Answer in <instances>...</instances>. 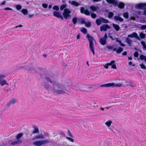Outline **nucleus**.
I'll list each match as a JSON object with an SVG mask.
<instances>
[{"mask_svg":"<svg viewBox=\"0 0 146 146\" xmlns=\"http://www.w3.org/2000/svg\"><path fill=\"white\" fill-rule=\"evenodd\" d=\"M111 67L112 68H114L115 69H116L117 68L116 65L114 63L112 64V65L111 66Z\"/></svg>","mask_w":146,"mask_h":146,"instance_id":"3c124183","label":"nucleus"},{"mask_svg":"<svg viewBox=\"0 0 146 146\" xmlns=\"http://www.w3.org/2000/svg\"><path fill=\"white\" fill-rule=\"evenodd\" d=\"M66 138L67 139H68L70 141L72 142H74V139L71 138H70V137H66Z\"/></svg>","mask_w":146,"mask_h":146,"instance_id":"c03bdc74","label":"nucleus"},{"mask_svg":"<svg viewBox=\"0 0 146 146\" xmlns=\"http://www.w3.org/2000/svg\"><path fill=\"white\" fill-rule=\"evenodd\" d=\"M42 6L43 7L45 8H46L48 7V5L46 3H43Z\"/></svg>","mask_w":146,"mask_h":146,"instance_id":"de8ad7c7","label":"nucleus"},{"mask_svg":"<svg viewBox=\"0 0 146 146\" xmlns=\"http://www.w3.org/2000/svg\"><path fill=\"white\" fill-rule=\"evenodd\" d=\"M122 85V84L119 83L117 84H115L114 83H108L106 84L101 85L100 86L101 87H121Z\"/></svg>","mask_w":146,"mask_h":146,"instance_id":"7ed1b4c3","label":"nucleus"},{"mask_svg":"<svg viewBox=\"0 0 146 146\" xmlns=\"http://www.w3.org/2000/svg\"><path fill=\"white\" fill-rule=\"evenodd\" d=\"M22 142V141L20 140H18L17 141L12 142L11 143L12 145H14L17 144L21 143Z\"/></svg>","mask_w":146,"mask_h":146,"instance_id":"4468645a","label":"nucleus"},{"mask_svg":"<svg viewBox=\"0 0 146 146\" xmlns=\"http://www.w3.org/2000/svg\"><path fill=\"white\" fill-rule=\"evenodd\" d=\"M16 8L17 10H19L21 9L22 7L20 5H17L16 6Z\"/></svg>","mask_w":146,"mask_h":146,"instance_id":"58836bf2","label":"nucleus"},{"mask_svg":"<svg viewBox=\"0 0 146 146\" xmlns=\"http://www.w3.org/2000/svg\"><path fill=\"white\" fill-rule=\"evenodd\" d=\"M34 130L33 131V134H35V133H39V131L38 127L36 126H34Z\"/></svg>","mask_w":146,"mask_h":146,"instance_id":"2eb2a0df","label":"nucleus"},{"mask_svg":"<svg viewBox=\"0 0 146 146\" xmlns=\"http://www.w3.org/2000/svg\"><path fill=\"white\" fill-rule=\"evenodd\" d=\"M54 16L57 18H60L62 20H63V17L61 15V13L58 12L54 11L53 13Z\"/></svg>","mask_w":146,"mask_h":146,"instance_id":"6e6552de","label":"nucleus"},{"mask_svg":"<svg viewBox=\"0 0 146 146\" xmlns=\"http://www.w3.org/2000/svg\"><path fill=\"white\" fill-rule=\"evenodd\" d=\"M112 123V121L111 120H110L106 122L105 124L108 127H110Z\"/></svg>","mask_w":146,"mask_h":146,"instance_id":"a878e982","label":"nucleus"},{"mask_svg":"<svg viewBox=\"0 0 146 146\" xmlns=\"http://www.w3.org/2000/svg\"><path fill=\"white\" fill-rule=\"evenodd\" d=\"M42 145L46 143H48L49 142V141L47 139H46L43 141H41Z\"/></svg>","mask_w":146,"mask_h":146,"instance_id":"c9c22d12","label":"nucleus"},{"mask_svg":"<svg viewBox=\"0 0 146 146\" xmlns=\"http://www.w3.org/2000/svg\"><path fill=\"white\" fill-rule=\"evenodd\" d=\"M140 59L141 60H144L146 62V56L143 55L141 54L140 56Z\"/></svg>","mask_w":146,"mask_h":146,"instance_id":"b1692460","label":"nucleus"},{"mask_svg":"<svg viewBox=\"0 0 146 146\" xmlns=\"http://www.w3.org/2000/svg\"><path fill=\"white\" fill-rule=\"evenodd\" d=\"M116 52L117 53H119L123 51V48L121 47H118V49H116Z\"/></svg>","mask_w":146,"mask_h":146,"instance_id":"5701e85b","label":"nucleus"},{"mask_svg":"<svg viewBox=\"0 0 146 146\" xmlns=\"http://www.w3.org/2000/svg\"><path fill=\"white\" fill-rule=\"evenodd\" d=\"M101 21L100 19H97L96 20V23L98 26H99L101 24Z\"/></svg>","mask_w":146,"mask_h":146,"instance_id":"cd10ccee","label":"nucleus"},{"mask_svg":"<svg viewBox=\"0 0 146 146\" xmlns=\"http://www.w3.org/2000/svg\"><path fill=\"white\" fill-rule=\"evenodd\" d=\"M100 19L101 20V21L104 23H107L109 22L108 20L102 17H100Z\"/></svg>","mask_w":146,"mask_h":146,"instance_id":"aec40b11","label":"nucleus"},{"mask_svg":"<svg viewBox=\"0 0 146 146\" xmlns=\"http://www.w3.org/2000/svg\"><path fill=\"white\" fill-rule=\"evenodd\" d=\"M132 35L133 37L136 38L138 39H139V37L138 36L137 34L135 32L133 33L132 34Z\"/></svg>","mask_w":146,"mask_h":146,"instance_id":"473e14b6","label":"nucleus"},{"mask_svg":"<svg viewBox=\"0 0 146 146\" xmlns=\"http://www.w3.org/2000/svg\"><path fill=\"white\" fill-rule=\"evenodd\" d=\"M90 9L93 11H95L97 10L98 7H97L95 6L94 5H92L90 6Z\"/></svg>","mask_w":146,"mask_h":146,"instance_id":"6ab92c4d","label":"nucleus"},{"mask_svg":"<svg viewBox=\"0 0 146 146\" xmlns=\"http://www.w3.org/2000/svg\"><path fill=\"white\" fill-rule=\"evenodd\" d=\"M135 8L139 9H146V3H138L135 6Z\"/></svg>","mask_w":146,"mask_h":146,"instance_id":"0eeeda50","label":"nucleus"},{"mask_svg":"<svg viewBox=\"0 0 146 146\" xmlns=\"http://www.w3.org/2000/svg\"><path fill=\"white\" fill-rule=\"evenodd\" d=\"M125 41L129 45L131 46L132 43V40L130 38H127L125 39Z\"/></svg>","mask_w":146,"mask_h":146,"instance_id":"f3484780","label":"nucleus"},{"mask_svg":"<svg viewBox=\"0 0 146 146\" xmlns=\"http://www.w3.org/2000/svg\"><path fill=\"white\" fill-rule=\"evenodd\" d=\"M80 12L82 13H84L86 15L89 16L90 15V13L88 10L85 9L83 7H82L80 9Z\"/></svg>","mask_w":146,"mask_h":146,"instance_id":"1a4fd4ad","label":"nucleus"},{"mask_svg":"<svg viewBox=\"0 0 146 146\" xmlns=\"http://www.w3.org/2000/svg\"><path fill=\"white\" fill-rule=\"evenodd\" d=\"M141 43L143 45V48L145 49H146V44L145 42L143 41H141Z\"/></svg>","mask_w":146,"mask_h":146,"instance_id":"ea45409f","label":"nucleus"},{"mask_svg":"<svg viewBox=\"0 0 146 146\" xmlns=\"http://www.w3.org/2000/svg\"><path fill=\"white\" fill-rule=\"evenodd\" d=\"M34 145L36 146H41L42 145L41 141H34L33 143Z\"/></svg>","mask_w":146,"mask_h":146,"instance_id":"ddd939ff","label":"nucleus"},{"mask_svg":"<svg viewBox=\"0 0 146 146\" xmlns=\"http://www.w3.org/2000/svg\"><path fill=\"white\" fill-rule=\"evenodd\" d=\"M116 41L117 42H118L119 43L120 42L121 40H119L118 39V38H115Z\"/></svg>","mask_w":146,"mask_h":146,"instance_id":"338daca9","label":"nucleus"},{"mask_svg":"<svg viewBox=\"0 0 146 146\" xmlns=\"http://www.w3.org/2000/svg\"><path fill=\"white\" fill-rule=\"evenodd\" d=\"M67 7V5L66 4H64L62 5H61L60 9L61 10H62L64 9H66V8Z\"/></svg>","mask_w":146,"mask_h":146,"instance_id":"c85d7f7f","label":"nucleus"},{"mask_svg":"<svg viewBox=\"0 0 146 146\" xmlns=\"http://www.w3.org/2000/svg\"><path fill=\"white\" fill-rule=\"evenodd\" d=\"M52 9L54 10H56V11H58L59 10V8L58 6L57 5L54 6L52 8Z\"/></svg>","mask_w":146,"mask_h":146,"instance_id":"a19ab883","label":"nucleus"},{"mask_svg":"<svg viewBox=\"0 0 146 146\" xmlns=\"http://www.w3.org/2000/svg\"><path fill=\"white\" fill-rule=\"evenodd\" d=\"M85 25L86 27H90L91 26V24L90 23V22H88L87 23L86 22V24Z\"/></svg>","mask_w":146,"mask_h":146,"instance_id":"8fccbe9b","label":"nucleus"},{"mask_svg":"<svg viewBox=\"0 0 146 146\" xmlns=\"http://www.w3.org/2000/svg\"><path fill=\"white\" fill-rule=\"evenodd\" d=\"M140 66L141 68L144 69H146V67L143 64H140Z\"/></svg>","mask_w":146,"mask_h":146,"instance_id":"79ce46f5","label":"nucleus"},{"mask_svg":"<svg viewBox=\"0 0 146 146\" xmlns=\"http://www.w3.org/2000/svg\"><path fill=\"white\" fill-rule=\"evenodd\" d=\"M21 11L22 13L24 15H26L28 13L27 10L26 9H23Z\"/></svg>","mask_w":146,"mask_h":146,"instance_id":"2f4dec72","label":"nucleus"},{"mask_svg":"<svg viewBox=\"0 0 146 146\" xmlns=\"http://www.w3.org/2000/svg\"><path fill=\"white\" fill-rule=\"evenodd\" d=\"M106 1L108 3L118 5V7L121 9L123 8L125 5V3L121 2H120L118 4V2L116 0H106Z\"/></svg>","mask_w":146,"mask_h":146,"instance_id":"f03ea898","label":"nucleus"},{"mask_svg":"<svg viewBox=\"0 0 146 146\" xmlns=\"http://www.w3.org/2000/svg\"><path fill=\"white\" fill-rule=\"evenodd\" d=\"M81 23L82 24H84L85 25L86 24V22L84 20L82 21H81Z\"/></svg>","mask_w":146,"mask_h":146,"instance_id":"69168bd1","label":"nucleus"},{"mask_svg":"<svg viewBox=\"0 0 146 146\" xmlns=\"http://www.w3.org/2000/svg\"><path fill=\"white\" fill-rule=\"evenodd\" d=\"M93 106L95 108L97 107L98 106V105L96 102H94V103Z\"/></svg>","mask_w":146,"mask_h":146,"instance_id":"bf43d9fd","label":"nucleus"},{"mask_svg":"<svg viewBox=\"0 0 146 146\" xmlns=\"http://www.w3.org/2000/svg\"><path fill=\"white\" fill-rule=\"evenodd\" d=\"M78 19L77 17H74L72 18V21L74 24H75L77 23Z\"/></svg>","mask_w":146,"mask_h":146,"instance_id":"bb28decb","label":"nucleus"},{"mask_svg":"<svg viewBox=\"0 0 146 146\" xmlns=\"http://www.w3.org/2000/svg\"><path fill=\"white\" fill-rule=\"evenodd\" d=\"M44 137L43 135H37L35 136V139H39L40 138H43Z\"/></svg>","mask_w":146,"mask_h":146,"instance_id":"c756f323","label":"nucleus"},{"mask_svg":"<svg viewBox=\"0 0 146 146\" xmlns=\"http://www.w3.org/2000/svg\"><path fill=\"white\" fill-rule=\"evenodd\" d=\"M108 64H106L104 66V68H105L106 69H108Z\"/></svg>","mask_w":146,"mask_h":146,"instance_id":"e2e57ef3","label":"nucleus"},{"mask_svg":"<svg viewBox=\"0 0 146 146\" xmlns=\"http://www.w3.org/2000/svg\"><path fill=\"white\" fill-rule=\"evenodd\" d=\"M119 43L120 44V45L122 46H125V45L124 44L122 43L121 41Z\"/></svg>","mask_w":146,"mask_h":146,"instance_id":"13d9d810","label":"nucleus"},{"mask_svg":"<svg viewBox=\"0 0 146 146\" xmlns=\"http://www.w3.org/2000/svg\"><path fill=\"white\" fill-rule=\"evenodd\" d=\"M114 19L116 21L120 22H122L123 21V19L119 16H115L114 17Z\"/></svg>","mask_w":146,"mask_h":146,"instance_id":"9b49d317","label":"nucleus"},{"mask_svg":"<svg viewBox=\"0 0 146 146\" xmlns=\"http://www.w3.org/2000/svg\"><path fill=\"white\" fill-rule=\"evenodd\" d=\"M23 135V133H18L16 136V138L17 140H19L20 139Z\"/></svg>","mask_w":146,"mask_h":146,"instance_id":"393cba45","label":"nucleus"},{"mask_svg":"<svg viewBox=\"0 0 146 146\" xmlns=\"http://www.w3.org/2000/svg\"><path fill=\"white\" fill-rule=\"evenodd\" d=\"M81 31L84 34H86L87 32V29L84 28H83L81 30Z\"/></svg>","mask_w":146,"mask_h":146,"instance_id":"f704fd0d","label":"nucleus"},{"mask_svg":"<svg viewBox=\"0 0 146 146\" xmlns=\"http://www.w3.org/2000/svg\"><path fill=\"white\" fill-rule=\"evenodd\" d=\"M113 26L117 31H118L119 30L120 27L118 25L113 24Z\"/></svg>","mask_w":146,"mask_h":146,"instance_id":"412c9836","label":"nucleus"},{"mask_svg":"<svg viewBox=\"0 0 146 146\" xmlns=\"http://www.w3.org/2000/svg\"><path fill=\"white\" fill-rule=\"evenodd\" d=\"M113 15V13L112 12H110L109 13L108 15V17L109 18H111L112 17Z\"/></svg>","mask_w":146,"mask_h":146,"instance_id":"e433bc0d","label":"nucleus"},{"mask_svg":"<svg viewBox=\"0 0 146 146\" xmlns=\"http://www.w3.org/2000/svg\"><path fill=\"white\" fill-rule=\"evenodd\" d=\"M67 134L69 136H70L71 137H73V136L72 135V134H71L70 132V130L68 129L67 130Z\"/></svg>","mask_w":146,"mask_h":146,"instance_id":"4c0bfd02","label":"nucleus"},{"mask_svg":"<svg viewBox=\"0 0 146 146\" xmlns=\"http://www.w3.org/2000/svg\"><path fill=\"white\" fill-rule=\"evenodd\" d=\"M91 16L92 18L94 19L96 17V14L92 13L91 14Z\"/></svg>","mask_w":146,"mask_h":146,"instance_id":"09e8293b","label":"nucleus"},{"mask_svg":"<svg viewBox=\"0 0 146 146\" xmlns=\"http://www.w3.org/2000/svg\"><path fill=\"white\" fill-rule=\"evenodd\" d=\"M71 3L72 5H74L76 7H78V6L80 5V3H79L75 1H72L71 2Z\"/></svg>","mask_w":146,"mask_h":146,"instance_id":"dca6fc26","label":"nucleus"},{"mask_svg":"<svg viewBox=\"0 0 146 146\" xmlns=\"http://www.w3.org/2000/svg\"><path fill=\"white\" fill-rule=\"evenodd\" d=\"M71 12L68 9H64L63 13H62V15L64 18L67 19L69 17H70L71 15L70 14L71 13Z\"/></svg>","mask_w":146,"mask_h":146,"instance_id":"39448f33","label":"nucleus"},{"mask_svg":"<svg viewBox=\"0 0 146 146\" xmlns=\"http://www.w3.org/2000/svg\"><path fill=\"white\" fill-rule=\"evenodd\" d=\"M34 15L33 14H29L28 15L29 17V18H32L34 17Z\"/></svg>","mask_w":146,"mask_h":146,"instance_id":"052dcab7","label":"nucleus"},{"mask_svg":"<svg viewBox=\"0 0 146 146\" xmlns=\"http://www.w3.org/2000/svg\"><path fill=\"white\" fill-rule=\"evenodd\" d=\"M144 11L143 13V14L145 16H146V9H144Z\"/></svg>","mask_w":146,"mask_h":146,"instance_id":"0e129e2a","label":"nucleus"},{"mask_svg":"<svg viewBox=\"0 0 146 146\" xmlns=\"http://www.w3.org/2000/svg\"><path fill=\"white\" fill-rule=\"evenodd\" d=\"M89 42V47L90 50L92 52L93 55H94V47L93 41H95L94 38L89 34H87L86 36Z\"/></svg>","mask_w":146,"mask_h":146,"instance_id":"f257e3e1","label":"nucleus"},{"mask_svg":"<svg viewBox=\"0 0 146 146\" xmlns=\"http://www.w3.org/2000/svg\"><path fill=\"white\" fill-rule=\"evenodd\" d=\"M4 10H11L12 9L9 7H6L4 9Z\"/></svg>","mask_w":146,"mask_h":146,"instance_id":"4d7b16f0","label":"nucleus"},{"mask_svg":"<svg viewBox=\"0 0 146 146\" xmlns=\"http://www.w3.org/2000/svg\"><path fill=\"white\" fill-rule=\"evenodd\" d=\"M139 55V54L137 51L135 52L134 54V56L135 57H137Z\"/></svg>","mask_w":146,"mask_h":146,"instance_id":"49530a36","label":"nucleus"},{"mask_svg":"<svg viewBox=\"0 0 146 146\" xmlns=\"http://www.w3.org/2000/svg\"><path fill=\"white\" fill-rule=\"evenodd\" d=\"M45 88L47 89H48L49 88V85L48 84H46L44 85Z\"/></svg>","mask_w":146,"mask_h":146,"instance_id":"6e6d98bb","label":"nucleus"},{"mask_svg":"<svg viewBox=\"0 0 146 146\" xmlns=\"http://www.w3.org/2000/svg\"><path fill=\"white\" fill-rule=\"evenodd\" d=\"M23 27V25H20L18 26H16L14 27H13V28H16L18 27Z\"/></svg>","mask_w":146,"mask_h":146,"instance_id":"603ef678","label":"nucleus"},{"mask_svg":"<svg viewBox=\"0 0 146 146\" xmlns=\"http://www.w3.org/2000/svg\"><path fill=\"white\" fill-rule=\"evenodd\" d=\"M127 54V52L126 51H124L122 53V55L123 56H126Z\"/></svg>","mask_w":146,"mask_h":146,"instance_id":"680f3d73","label":"nucleus"},{"mask_svg":"<svg viewBox=\"0 0 146 146\" xmlns=\"http://www.w3.org/2000/svg\"><path fill=\"white\" fill-rule=\"evenodd\" d=\"M6 76L2 74H0V80H1L3 78H4Z\"/></svg>","mask_w":146,"mask_h":146,"instance_id":"864d4df0","label":"nucleus"},{"mask_svg":"<svg viewBox=\"0 0 146 146\" xmlns=\"http://www.w3.org/2000/svg\"><path fill=\"white\" fill-rule=\"evenodd\" d=\"M6 2L5 1H3L2 2V3L1 4V5H4L5 4Z\"/></svg>","mask_w":146,"mask_h":146,"instance_id":"774afa93","label":"nucleus"},{"mask_svg":"<svg viewBox=\"0 0 146 146\" xmlns=\"http://www.w3.org/2000/svg\"><path fill=\"white\" fill-rule=\"evenodd\" d=\"M123 16L124 18L126 19H127L129 17V14L128 12H125L123 14Z\"/></svg>","mask_w":146,"mask_h":146,"instance_id":"7c9ffc66","label":"nucleus"},{"mask_svg":"<svg viewBox=\"0 0 146 146\" xmlns=\"http://www.w3.org/2000/svg\"><path fill=\"white\" fill-rule=\"evenodd\" d=\"M57 86L58 88L60 89L61 90H56L55 88H54L53 90L54 93H56L57 94H62L65 93L64 89H62L59 85L57 84Z\"/></svg>","mask_w":146,"mask_h":146,"instance_id":"20e7f679","label":"nucleus"},{"mask_svg":"<svg viewBox=\"0 0 146 146\" xmlns=\"http://www.w3.org/2000/svg\"><path fill=\"white\" fill-rule=\"evenodd\" d=\"M139 36H140V38L141 39L144 38L145 37V34L142 33H141L140 34Z\"/></svg>","mask_w":146,"mask_h":146,"instance_id":"72a5a7b5","label":"nucleus"},{"mask_svg":"<svg viewBox=\"0 0 146 146\" xmlns=\"http://www.w3.org/2000/svg\"><path fill=\"white\" fill-rule=\"evenodd\" d=\"M16 102V100L14 98H13L8 103L7 106H9L11 104H14Z\"/></svg>","mask_w":146,"mask_h":146,"instance_id":"f8f14e48","label":"nucleus"},{"mask_svg":"<svg viewBox=\"0 0 146 146\" xmlns=\"http://www.w3.org/2000/svg\"><path fill=\"white\" fill-rule=\"evenodd\" d=\"M107 37V34L106 33L104 35V37L100 38L99 39V42L101 45H104L106 44L107 42L106 40Z\"/></svg>","mask_w":146,"mask_h":146,"instance_id":"423d86ee","label":"nucleus"},{"mask_svg":"<svg viewBox=\"0 0 146 146\" xmlns=\"http://www.w3.org/2000/svg\"><path fill=\"white\" fill-rule=\"evenodd\" d=\"M110 27L108 24H104L102 25L100 27V31H106L107 29H110Z\"/></svg>","mask_w":146,"mask_h":146,"instance_id":"9d476101","label":"nucleus"},{"mask_svg":"<svg viewBox=\"0 0 146 146\" xmlns=\"http://www.w3.org/2000/svg\"><path fill=\"white\" fill-rule=\"evenodd\" d=\"M115 62V61L114 60H113L110 62L109 63H107L108 66H111L112 64L114 63Z\"/></svg>","mask_w":146,"mask_h":146,"instance_id":"37998d69","label":"nucleus"},{"mask_svg":"<svg viewBox=\"0 0 146 146\" xmlns=\"http://www.w3.org/2000/svg\"><path fill=\"white\" fill-rule=\"evenodd\" d=\"M45 78L46 80L50 81L51 83L52 82L50 80V78L48 77H46Z\"/></svg>","mask_w":146,"mask_h":146,"instance_id":"5fc2aeb1","label":"nucleus"},{"mask_svg":"<svg viewBox=\"0 0 146 146\" xmlns=\"http://www.w3.org/2000/svg\"><path fill=\"white\" fill-rule=\"evenodd\" d=\"M107 48L109 50H111L112 49L113 51H115L116 50V48H113V46H107Z\"/></svg>","mask_w":146,"mask_h":146,"instance_id":"a211bd4d","label":"nucleus"},{"mask_svg":"<svg viewBox=\"0 0 146 146\" xmlns=\"http://www.w3.org/2000/svg\"><path fill=\"white\" fill-rule=\"evenodd\" d=\"M0 85L1 86H4L5 84H8L5 80H1L0 81Z\"/></svg>","mask_w":146,"mask_h":146,"instance_id":"4be33fe9","label":"nucleus"},{"mask_svg":"<svg viewBox=\"0 0 146 146\" xmlns=\"http://www.w3.org/2000/svg\"><path fill=\"white\" fill-rule=\"evenodd\" d=\"M141 29L145 30L146 29V25H143L141 27Z\"/></svg>","mask_w":146,"mask_h":146,"instance_id":"a18cd8bd","label":"nucleus"}]
</instances>
